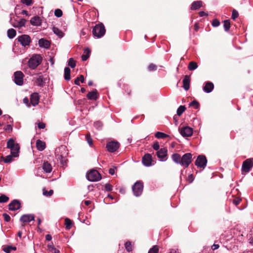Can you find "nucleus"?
Here are the masks:
<instances>
[{"mask_svg": "<svg viewBox=\"0 0 253 253\" xmlns=\"http://www.w3.org/2000/svg\"><path fill=\"white\" fill-rule=\"evenodd\" d=\"M55 154L58 160L60 161L61 164L64 166L66 164V156L68 155L66 147L61 146L55 150Z\"/></svg>", "mask_w": 253, "mask_h": 253, "instance_id": "nucleus-1", "label": "nucleus"}, {"mask_svg": "<svg viewBox=\"0 0 253 253\" xmlns=\"http://www.w3.org/2000/svg\"><path fill=\"white\" fill-rule=\"evenodd\" d=\"M6 147L10 150V153L14 156V157H18L19 156L20 146L19 144L15 142L13 138L8 139Z\"/></svg>", "mask_w": 253, "mask_h": 253, "instance_id": "nucleus-2", "label": "nucleus"}, {"mask_svg": "<svg viewBox=\"0 0 253 253\" xmlns=\"http://www.w3.org/2000/svg\"><path fill=\"white\" fill-rule=\"evenodd\" d=\"M42 58L40 55L34 54L28 61V66L31 69H35L42 62Z\"/></svg>", "mask_w": 253, "mask_h": 253, "instance_id": "nucleus-3", "label": "nucleus"}, {"mask_svg": "<svg viewBox=\"0 0 253 253\" xmlns=\"http://www.w3.org/2000/svg\"><path fill=\"white\" fill-rule=\"evenodd\" d=\"M105 32V27L102 23L96 25L92 30V34L94 37L97 38L102 37L104 35Z\"/></svg>", "mask_w": 253, "mask_h": 253, "instance_id": "nucleus-4", "label": "nucleus"}, {"mask_svg": "<svg viewBox=\"0 0 253 253\" xmlns=\"http://www.w3.org/2000/svg\"><path fill=\"white\" fill-rule=\"evenodd\" d=\"M86 178L90 181H97L101 179L100 174L96 170L92 169L86 173Z\"/></svg>", "mask_w": 253, "mask_h": 253, "instance_id": "nucleus-5", "label": "nucleus"}, {"mask_svg": "<svg viewBox=\"0 0 253 253\" xmlns=\"http://www.w3.org/2000/svg\"><path fill=\"white\" fill-rule=\"evenodd\" d=\"M132 189L134 195L136 197H138L142 194L143 189V183L141 181H137L133 185Z\"/></svg>", "mask_w": 253, "mask_h": 253, "instance_id": "nucleus-6", "label": "nucleus"}, {"mask_svg": "<svg viewBox=\"0 0 253 253\" xmlns=\"http://www.w3.org/2000/svg\"><path fill=\"white\" fill-rule=\"evenodd\" d=\"M253 166V159H248L243 162L242 167V170L244 172H249Z\"/></svg>", "mask_w": 253, "mask_h": 253, "instance_id": "nucleus-7", "label": "nucleus"}, {"mask_svg": "<svg viewBox=\"0 0 253 253\" xmlns=\"http://www.w3.org/2000/svg\"><path fill=\"white\" fill-rule=\"evenodd\" d=\"M192 155L190 153H186L181 157L180 165L187 168L191 162Z\"/></svg>", "mask_w": 253, "mask_h": 253, "instance_id": "nucleus-8", "label": "nucleus"}, {"mask_svg": "<svg viewBox=\"0 0 253 253\" xmlns=\"http://www.w3.org/2000/svg\"><path fill=\"white\" fill-rule=\"evenodd\" d=\"M24 74L21 71H16L14 74V82L18 85H21L23 84Z\"/></svg>", "mask_w": 253, "mask_h": 253, "instance_id": "nucleus-9", "label": "nucleus"}, {"mask_svg": "<svg viewBox=\"0 0 253 253\" xmlns=\"http://www.w3.org/2000/svg\"><path fill=\"white\" fill-rule=\"evenodd\" d=\"M207 163V160L205 156H199L195 161V165L199 168L204 169Z\"/></svg>", "mask_w": 253, "mask_h": 253, "instance_id": "nucleus-10", "label": "nucleus"}, {"mask_svg": "<svg viewBox=\"0 0 253 253\" xmlns=\"http://www.w3.org/2000/svg\"><path fill=\"white\" fill-rule=\"evenodd\" d=\"M18 41L24 46L29 45L31 42V38L28 35H22L18 37Z\"/></svg>", "mask_w": 253, "mask_h": 253, "instance_id": "nucleus-11", "label": "nucleus"}, {"mask_svg": "<svg viewBox=\"0 0 253 253\" xmlns=\"http://www.w3.org/2000/svg\"><path fill=\"white\" fill-rule=\"evenodd\" d=\"M180 133L184 137L191 136L193 134V129L189 126L183 127L179 128Z\"/></svg>", "mask_w": 253, "mask_h": 253, "instance_id": "nucleus-12", "label": "nucleus"}, {"mask_svg": "<svg viewBox=\"0 0 253 253\" xmlns=\"http://www.w3.org/2000/svg\"><path fill=\"white\" fill-rule=\"evenodd\" d=\"M168 150L166 148L160 149L157 152V156L161 161H165L167 160Z\"/></svg>", "mask_w": 253, "mask_h": 253, "instance_id": "nucleus-13", "label": "nucleus"}, {"mask_svg": "<svg viewBox=\"0 0 253 253\" xmlns=\"http://www.w3.org/2000/svg\"><path fill=\"white\" fill-rule=\"evenodd\" d=\"M106 147L108 151L114 152L119 148V143L118 142L111 141L107 144Z\"/></svg>", "mask_w": 253, "mask_h": 253, "instance_id": "nucleus-14", "label": "nucleus"}, {"mask_svg": "<svg viewBox=\"0 0 253 253\" xmlns=\"http://www.w3.org/2000/svg\"><path fill=\"white\" fill-rule=\"evenodd\" d=\"M142 162L146 167H150L152 165V156L149 154H145L142 158Z\"/></svg>", "mask_w": 253, "mask_h": 253, "instance_id": "nucleus-15", "label": "nucleus"}, {"mask_svg": "<svg viewBox=\"0 0 253 253\" xmlns=\"http://www.w3.org/2000/svg\"><path fill=\"white\" fill-rule=\"evenodd\" d=\"M8 206L10 210L14 211L19 209L21 207V204L18 200H14L9 204Z\"/></svg>", "mask_w": 253, "mask_h": 253, "instance_id": "nucleus-16", "label": "nucleus"}, {"mask_svg": "<svg viewBox=\"0 0 253 253\" xmlns=\"http://www.w3.org/2000/svg\"><path fill=\"white\" fill-rule=\"evenodd\" d=\"M35 217L33 214H23L20 217V221L23 222H29L31 221L34 220Z\"/></svg>", "mask_w": 253, "mask_h": 253, "instance_id": "nucleus-17", "label": "nucleus"}, {"mask_svg": "<svg viewBox=\"0 0 253 253\" xmlns=\"http://www.w3.org/2000/svg\"><path fill=\"white\" fill-rule=\"evenodd\" d=\"M183 87L185 90H188L190 88V77L186 75L183 80Z\"/></svg>", "mask_w": 253, "mask_h": 253, "instance_id": "nucleus-18", "label": "nucleus"}, {"mask_svg": "<svg viewBox=\"0 0 253 253\" xmlns=\"http://www.w3.org/2000/svg\"><path fill=\"white\" fill-rule=\"evenodd\" d=\"M213 88V84L211 82H207L203 87V90L206 93H210L212 91Z\"/></svg>", "mask_w": 253, "mask_h": 253, "instance_id": "nucleus-19", "label": "nucleus"}, {"mask_svg": "<svg viewBox=\"0 0 253 253\" xmlns=\"http://www.w3.org/2000/svg\"><path fill=\"white\" fill-rule=\"evenodd\" d=\"M38 44L40 47L48 48L50 46V42L48 40L41 39L39 40Z\"/></svg>", "mask_w": 253, "mask_h": 253, "instance_id": "nucleus-20", "label": "nucleus"}, {"mask_svg": "<svg viewBox=\"0 0 253 253\" xmlns=\"http://www.w3.org/2000/svg\"><path fill=\"white\" fill-rule=\"evenodd\" d=\"M30 100L33 106L37 105L39 102V96L37 93H34L31 95Z\"/></svg>", "mask_w": 253, "mask_h": 253, "instance_id": "nucleus-21", "label": "nucleus"}, {"mask_svg": "<svg viewBox=\"0 0 253 253\" xmlns=\"http://www.w3.org/2000/svg\"><path fill=\"white\" fill-rule=\"evenodd\" d=\"M26 20L25 19H21L20 20L17 21H16L15 22H12V24L13 27L15 28H21L24 27L25 25Z\"/></svg>", "mask_w": 253, "mask_h": 253, "instance_id": "nucleus-22", "label": "nucleus"}, {"mask_svg": "<svg viewBox=\"0 0 253 253\" xmlns=\"http://www.w3.org/2000/svg\"><path fill=\"white\" fill-rule=\"evenodd\" d=\"M42 169L45 173H50L52 171V168L50 164L48 162H44L42 165Z\"/></svg>", "mask_w": 253, "mask_h": 253, "instance_id": "nucleus-23", "label": "nucleus"}, {"mask_svg": "<svg viewBox=\"0 0 253 253\" xmlns=\"http://www.w3.org/2000/svg\"><path fill=\"white\" fill-rule=\"evenodd\" d=\"M31 24L33 26H39L41 24V19L40 17L36 16L31 18L30 20Z\"/></svg>", "mask_w": 253, "mask_h": 253, "instance_id": "nucleus-24", "label": "nucleus"}, {"mask_svg": "<svg viewBox=\"0 0 253 253\" xmlns=\"http://www.w3.org/2000/svg\"><path fill=\"white\" fill-rule=\"evenodd\" d=\"M36 146L38 150L42 151L45 148V144L44 142L38 140L36 142Z\"/></svg>", "mask_w": 253, "mask_h": 253, "instance_id": "nucleus-25", "label": "nucleus"}, {"mask_svg": "<svg viewBox=\"0 0 253 253\" xmlns=\"http://www.w3.org/2000/svg\"><path fill=\"white\" fill-rule=\"evenodd\" d=\"M97 92L96 90L89 92L87 94L88 99L96 100L97 98Z\"/></svg>", "mask_w": 253, "mask_h": 253, "instance_id": "nucleus-26", "label": "nucleus"}, {"mask_svg": "<svg viewBox=\"0 0 253 253\" xmlns=\"http://www.w3.org/2000/svg\"><path fill=\"white\" fill-rule=\"evenodd\" d=\"M202 5V1L201 0H197L194 1L191 5V9L193 10H196L201 7Z\"/></svg>", "mask_w": 253, "mask_h": 253, "instance_id": "nucleus-27", "label": "nucleus"}, {"mask_svg": "<svg viewBox=\"0 0 253 253\" xmlns=\"http://www.w3.org/2000/svg\"><path fill=\"white\" fill-rule=\"evenodd\" d=\"M13 158H14V156L10 154V155H8L5 157L2 156L1 158L5 163H9L13 161Z\"/></svg>", "mask_w": 253, "mask_h": 253, "instance_id": "nucleus-28", "label": "nucleus"}, {"mask_svg": "<svg viewBox=\"0 0 253 253\" xmlns=\"http://www.w3.org/2000/svg\"><path fill=\"white\" fill-rule=\"evenodd\" d=\"M52 31L53 33L59 38H62L64 36L63 32L56 27H53Z\"/></svg>", "mask_w": 253, "mask_h": 253, "instance_id": "nucleus-29", "label": "nucleus"}, {"mask_svg": "<svg viewBox=\"0 0 253 253\" xmlns=\"http://www.w3.org/2000/svg\"><path fill=\"white\" fill-rule=\"evenodd\" d=\"M84 53L85 54L82 56V59L83 61H86L89 56L90 50L88 48H86L84 50Z\"/></svg>", "mask_w": 253, "mask_h": 253, "instance_id": "nucleus-30", "label": "nucleus"}, {"mask_svg": "<svg viewBox=\"0 0 253 253\" xmlns=\"http://www.w3.org/2000/svg\"><path fill=\"white\" fill-rule=\"evenodd\" d=\"M47 250L52 253H59V251L56 249L53 246V243H51L47 246Z\"/></svg>", "mask_w": 253, "mask_h": 253, "instance_id": "nucleus-31", "label": "nucleus"}, {"mask_svg": "<svg viewBox=\"0 0 253 253\" xmlns=\"http://www.w3.org/2000/svg\"><path fill=\"white\" fill-rule=\"evenodd\" d=\"M70 69L68 67H65L64 69V79L66 81H69L70 77Z\"/></svg>", "mask_w": 253, "mask_h": 253, "instance_id": "nucleus-32", "label": "nucleus"}, {"mask_svg": "<svg viewBox=\"0 0 253 253\" xmlns=\"http://www.w3.org/2000/svg\"><path fill=\"white\" fill-rule=\"evenodd\" d=\"M172 159L175 163L180 164L181 158L178 154H173L172 155Z\"/></svg>", "mask_w": 253, "mask_h": 253, "instance_id": "nucleus-33", "label": "nucleus"}, {"mask_svg": "<svg viewBox=\"0 0 253 253\" xmlns=\"http://www.w3.org/2000/svg\"><path fill=\"white\" fill-rule=\"evenodd\" d=\"M188 68L189 70L193 71L198 68V65L197 63L194 61H191L189 63Z\"/></svg>", "mask_w": 253, "mask_h": 253, "instance_id": "nucleus-34", "label": "nucleus"}, {"mask_svg": "<svg viewBox=\"0 0 253 253\" xmlns=\"http://www.w3.org/2000/svg\"><path fill=\"white\" fill-rule=\"evenodd\" d=\"M16 35V31L13 29H9L7 31V36L10 39L13 38Z\"/></svg>", "mask_w": 253, "mask_h": 253, "instance_id": "nucleus-35", "label": "nucleus"}, {"mask_svg": "<svg viewBox=\"0 0 253 253\" xmlns=\"http://www.w3.org/2000/svg\"><path fill=\"white\" fill-rule=\"evenodd\" d=\"M35 83H36V84L39 86L42 85L43 83V77L41 76H39V77L36 78Z\"/></svg>", "mask_w": 253, "mask_h": 253, "instance_id": "nucleus-36", "label": "nucleus"}, {"mask_svg": "<svg viewBox=\"0 0 253 253\" xmlns=\"http://www.w3.org/2000/svg\"><path fill=\"white\" fill-rule=\"evenodd\" d=\"M168 136V134L162 132H157L155 134V137L157 138H165Z\"/></svg>", "mask_w": 253, "mask_h": 253, "instance_id": "nucleus-37", "label": "nucleus"}, {"mask_svg": "<svg viewBox=\"0 0 253 253\" xmlns=\"http://www.w3.org/2000/svg\"><path fill=\"white\" fill-rule=\"evenodd\" d=\"M125 249L128 252H131L132 251V246L131 245V243L129 241L126 242L125 244Z\"/></svg>", "mask_w": 253, "mask_h": 253, "instance_id": "nucleus-38", "label": "nucleus"}, {"mask_svg": "<svg viewBox=\"0 0 253 253\" xmlns=\"http://www.w3.org/2000/svg\"><path fill=\"white\" fill-rule=\"evenodd\" d=\"M80 82L83 83L84 82V77L83 75H80L79 77L77 78L75 80V84L76 85H80Z\"/></svg>", "mask_w": 253, "mask_h": 253, "instance_id": "nucleus-39", "label": "nucleus"}, {"mask_svg": "<svg viewBox=\"0 0 253 253\" xmlns=\"http://www.w3.org/2000/svg\"><path fill=\"white\" fill-rule=\"evenodd\" d=\"M65 224L66 229H70L71 228L72 222L70 219L66 218L65 219Z\"/></svg>", "mask_w": 253, "mask_h": 253, "instance_id": "nucleus-40", "label": "nucleus"}, {"mask_svg": "<svg viewBox=\"0 0 253 253\" xmlns=\"http://www.w3.org/2000/svg\"><path fill=\"white\" fill-rule=\"evenodd\" d=\"M186 108L184 106H180L177 110V115L179 116H181L182 114L185 111Z\"/></svg>", "mask_w": 253, "mask_h": 253, "instance_id": "nucleus-41", "label": "nucleus"}, {"mask_svg": "<svg viewBox=\"0 0 253 253\" xmlns=\"http://www.w3.org/2000/svg\"><path fill=\"white\" fill-rule=\"evenodd\" d=\"M224 28L225 31H228L230 28V23L229 20L224 21Z\"/></svg>", "mask_w": 253, "mask_h": 253, "instance_id": "nucleus-42", "label": "nucleus"}, {"mask_svg": "<svg viewBox=\"0 0 253 253\" xmlns=\"http://www.w3.org/2000/svg\"><path fill=\"white\" fill-rule=\"evenodd\" d=\"M189 106L192 107L195 109H198L199 106V104L196 100H194L189 104Z\"/></svg>", "mask_w": 253, "mask_h": 253, "instance_id": "nucleus-43", "label": "nucleus"}, {"mask_svg": "<svg viewBox=\"0 0 253 253\" xmlns=\"http://www.w3.org/2000/svg\"><path fill=\"white\" fill-rule=\"evenodd\" d=\"M159 248L157 246H154L150 249L148 253H158Z\"/></svg>", "mask_w": 253, "mask_h": 253, "instance_id": "nucleus-44", "label": "nucleus"}, {"mask_svg": "<svg viewBox=\"0 0 253 253\" xmlns=\"http://www.w3.org/2000/svg\"><path fill=\"white\" fill-rule=\"evenodd\" d=\"M63 14L62 11L60 9H56L54 11V15L57 17H60Z\"/></svg>", "mask_w": 253, "mask_h": 253, "instance_id": "nucleus-45", "label": "nucleus"}, {"mask_svg": "<svg viewBox=\"0 0 253 253\" xmlns=\"http://www.w3.org/2000/svg\"><path fill=\"white\" fill-rule=\"evenodd\" d=\"M9 198L4 195L0 196V203H5L8 201Z\"/></svg>", "mask_w": 253, "mask_h": 253, "instance_id": "nucleus-46", "label": "nucleus"}, {"mask_svg": "<svg viewBox=\"0 0 253 253\" xmlns=\"http://www.w3.org/2000/svg\"><path fill=\"white\" fill-rule=\"evenodd\" d=\"M68 65L71 68H74L76 66V62L73 58H70L68 62Z\"/></svg>", "mask_w": 253, "mask_h": 253, "instance_id": "nucleus-47", "label": "nucleus"}, {"mask_svg": "<svg viewBox=\"0 0 253 253\" xmlns=\"http://www.w3.org/2000/svg\"><path fill=\"white\" fill-rule=\"evenodd\" d=\"M53 191L52 190H50L48 191L44 190L43 191V195L47 196V197L51 196L53 194Z\"/></svg>", "mask_w": 253, "mask_h": 253, "instance_id": "nucleus-48", "label": "nucleus"}, {"mask_svg": "<svg viewBox=\"0 0 253 253\" xmlns=\"http://www.w3.org/2000/svg\"><path fill=\"white\" fill-rule=\"evenodd\" d=\"M238 12L236 10H233L232 12V18L233 19H235L238 16Z\"/></svg>", "mask_w": 253, "mask_h": 253, "instance_id": "nucleus-49", "label": "nucleus"}, {"mask_svg": "<svg viewBox=\"0 0 253 253\" xmlns=\"http://www.w3.org/2000/svg\"><path fill=\"white\" fill-rule=\"evenodd\" d=\"M3 118L4 120L5 121H9L10 123H12V122H13L12 118L9 115H5L3 116Z\"/></svg>", "mask_w": 253, "mask_h": 253, "instance_id": "nucleus-50", "label": "nucleus"}, {"mask_svg": "<svg viewBox=\"0 0 253 253\" xmlns=\"http://www.w3.org/2000/svg\"><path fill=\"white\" fill-rule=\"evenodd\" d=\"M148 69L150 71L156 70L157 69V66L155 64H151L148 66Z\"/></svg>", "mask_w": 253, "mask_h": 253, "instance_id": "nucleus-51", "label": "nucleus"}, {"mask_svg": "<svg viewBox=\"0 0 253 253\" xmlns=\"http://www.w3.org/2000/svg\"><path fill=\"white\" fill-rule=\"evenodd\" d=\"M85 137H86V139L87 142H88L89 146H91L92 144V140L91 138L88 134L86 135Z\"/></svg>", "mask_w": 253, "mask_h": 253, "instance_id": "nucleus-52", "label": "nucleus"}, {"mask_svg": "<svg viewBox=\"0 0 253 253\" xmlns=\"http://www.w3.org/2000/svg\"><path fill=\"white\" fill-rule=\"evenodd\" d=\"M105 189L107 191H111L112 190V186L109 183L105 185Z\"/></svg>", "mask_w": 253, "mask_h": 253, "instance_id": "nucleus-53", "label": "nucleus"}, {"mask_svg": "<svg viewBox=\"0 0 253 253\" xmlns=\"http://www.w3.org/2000/svg\"><path fill=\"white\" fill-rule=\"evenodd\" d=\"M220 22L217 19H214L212 22V25L213 27H217L219 25Z\"/></svg>", "mask_w": 253, "mask_h": 253, "instance_id": "nucleus-54", "label": "nucleus"}, {"mask_svg": "<svg viewBox=\"0 0 253 253\" xmlns=\"http://www.w3.org/2000/svg\"><path fill=\"white\" fill-rule=\"evenodd\" d=\"M11 250H12L11 246H7V247H4L3 249V251L6 253H9Z\"/></svg>", "mask_w": 253, "mask_h": 253, "instance_id": "nucleus-55", "label": "nucleus"}, {"mask_svg": "<svg viewBox=\"0 0 253 253\" xmlns=\"http://www.w3.org/2000/svg\"><path fill=\"white\" fill-rule=\"evenodd\" d=\"M153 148L155 150H159L160 146L158 142H155L153 145Z\"/></svg>", "mask_w": 253, "mask_h": 253, "instance_id": "nucleus-56", "label": "nucleus"}, {"mask_svg": "<svg viewBox=\"0 0 253 253\" xmlns=\"http://www.w3.org/2000/svg\"><path fill=\"white\" fill-rule=\"evenodd\" d=\"M3 216L4 217V220L6 222H8L10 221V216L7 214V213H4L3 214Z\"/></svg>", "mask_w": 253, "mask_h": 253, "instance_id": "nucleus-57", "label": "nucleus"}, {"mask_svg": "<svg viewBox=\"0 0 253 253\" xmlns=\"http://www.w3.org/2000/svg\"><path fill=\"white\" fill-rule=\"evenodd\" d=\"M94 126L95 127H96L97 128H99L101 127L102 124L101 122H100L99 121H97V122H96L94 123Z\"/></svg>", "mask_w": 253, "mask_h": 253, "instance_id": "nucleus-58", "label": "nucleus"}, {"mask_svg": "<svg viewBox=\"0 0 253 253\" xmlns=\"http://www.w3.org/2000/svg\"><path fill=\"white\" fill-rule=\"evenodd\" d=\"M21 1L27 5H30L32 3V0H21Z\"/></svg>", "mask_w": 253, "mask_h": 253, "instance_id": "nucleus-59", "label": "nucleus"}, {"mask_svg": "<svg viewBox=\"0 0 253 253\" xmlns=\"http://www.w3.org/2000/svg\"><path fill=\"white\" fill-rule=\"evenodd\" d=\"M4 129L5 131H12V127L11 125H7L4 128Z\"/></svg>", "mask_w": 253, "mask_h": 253, "instance_id": "nucleus-60", "label": "nucleus"}, {"mask_svg": "<svg viewBox=\"0 0 253 253\" xmlns=\"http://www.w3.org/2000/svg\"><path fill=\"white\" fill-rule=\"evenodd\" d=\"M116 169L117 168L116 167L110 169L109 170V173L111 175H114Z\"/></svg>", "mask_w": 253, "mask_h": 253, "instance_id": "nucleus-61", "label": "nucleus"}, {"mask_svg": "<svg viewBox=\"0 0 253 253\" xmlns=\"http://www.w3.org/2000/svg\"><path fill=\"white\" fill-rule=\"evenodd\" d=\"M241 200L240 198H236L234 199L233 202L234 204L237 206L241 202Z\"/></svg>", "mask_w": 253, "mask_h": 253, "instance_id": "nucleus-62", "label": "nucleus"}, {"mask_svg": "<svg viewBox=\"0 0 253 253\" xmlns=\"http://www.w3.org/2000/svg\"><path fill=\"white\" fill-rule=\"evenodd\" d=\"M45 125L43 123H39L38 124V127L39 128L43 129V128H44L45 127Z\"/></svg>", "mask_w": 253, "mask_h": 253, "instance_id": "nucleus-63", "label": "nucleus"}, {"mask_svg": "<svg viewBox=\"0 0 253 253\" xmlns=\"http://www.w3.org/2000/svg\"><path fill=\"white\" fill-rule=\"evenodd\" d=\"M219 247V245L218 244H214L212 246H211V249L213 250H215L217 249H218Z\"/></svg>", "mask_w": 253, "mask_h": 253, "instance_id": "nucleus-64", "label": "nucleus"}]
</instances>
